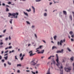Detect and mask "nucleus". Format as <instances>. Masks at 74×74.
<instances>
[{
	"mask_svg": "<svg viewBox=\"0 0 74 74\" xmlns=\"http://www.w3.org/2000/svg\"><path fill=\"white\" fill-rule=\"evenodd\" d=\"M12 15L13 16H14V18H17L18 15V13H13L12 14Z\"/></svg>",
	"mask_w": 74,
	"mask_h": 74,
	"instance_id": "1",
	"label": "nucleus"
},
{
	"mask_svg": "<svg viewBox=\"0 0 74 74\" xmlns=\"http://www.w3.org/2000/svg\"><path fill=\"white\" fill-rule=\"evenodd\" d=\"M31 64L33 66H35L37 64V62H36L35 60H34L31 62Z\"/></svg>",
	"mask_w": 74,
	"mask_h": 74,
	"instance_id": "2",
	"label": "nucleus"
},
{
	"mask_svg": "<svg viewBox=\"0 0 74 74\" xmlns=\"http://www.w3.org/2000/svg\"><path fill=\"white\" fill-rule=\"evenodd\" d=\"M64 69L65 71H66V72H70V70H71V69L70 68H66V67H65Z\"/></svg>",
	"mask_w": 74,
	"mask_h": 74,
	"instance_id": "3",
	"label": "nucleus"
},
{
	"mask_svg": "<svg viewBox=\"0 0 74 74\" xmlns=\"http://www.w3.org/2000/svg\"><path fill=\"white\" fill-rule=\"evenodd\" d=\"M29 53L30 56H34V55H35L36 54V53L33 54V51H29Z\"/></svg>",
	"mask_w": 74,
	"mask_h": 74,
	"instance_id": "4",
	"label": "nucleus"
},
{
	"mask_svg": "<svg viewBox=\"0 0 74 74\" xmlns=\"http://www.w3.org/2000/svg\"><path fill=\"white\" fill-rule=\"evenodd\" d=\"M63 49H62L61 51H57L56 52V53H63Z\"/></svg>",
	"mask_w": 74,
	"mask_h": 74,
	"instance_id": "5",
	"label": "nucleus"
},
{
	"mask_svg": "<svg viewBox=\"0 0 74 74\" xmlns=\"http://www.w3.org/2000/svg\"><path fill=\"white\" fill-rule=\"evenodd\" d=\"M56 56L57 59L56 60V61L57 62V63H58V62H59V57L58 56V54H56Z\"/></svg>",
	"mask_w": 74,
	"mask_h": 74,
	"instance_id": "6",
	"label": "nucleus"
},
{
	"mask_svg": "<svg viewBox=\"0 0 74 74\" xmlns=\"http://www.w3.org/2000/svg\"><path fill=\"white\" fill-rule=\"evenodd\" d=\"M63 40H61L60 42V45H61V46H62V43H63Z\"/></svg>",
	"mask_w": 74,
	"mask_h": 74,
	"instance_id": "7",
	"label": "nucleus"
},
{
	"mask_svg": "<svg viewBox=\"0 0 74 74\" xmlns=\"http://www.w3.org/2000/svg\"><path fill=\"white\" fill-rule=\"evenodd\" d=\"M44 50H42V51H39L38 52V53H44Z\"/></svg>",
	"mask_w": 74,
	"mask_h": 74,
	"instance_id": "8",
	"label": "nucleus"
},
{
	"mask_svg": "<svg viewBox=\"0 0 74 74\" xmlns=\"http://www.w3.org/2000/svg\"><path fill=\"white\" fill-rule=\"evenodd\" d=\"M32 8L33 10V12L34 14H35V8L33 6H32Z\"/></svg>",
	"mask_w": 74,
	"mask_h": 74,
	"instance_id": "9",
	"label": "nucleus"
},
{
	"mask_svg": "<svg viewBox=\"0 0 74 74\" xmlns=\"http://www.w3.org/2000/svg\"><path fill=\"white\" fill-rule=\"evenodd\" d=\"M40 64H37L36 65V66L35 67V69H37V67H39V66H40Z\"/></svg>",
	"mask_w": 74,
	"mask_h": 74,
	"instance_id": "10",
	"label": "nucleus"
},
{
	"mask_svg": "<svg viewBox=\"0 0 74 74\" xmlns=\"http://www.w3.org/2000/svg\"><path fill=\"white\" fill-rule=\"evenodd\" d=\"M23 13L24 14H25V15L26 16H27V17H28L29 16L28 14H27V13L25 12H23Z\"/></svg>",
	"mask_w": 74,
	"mask_h": 74,
	"instance_id": "11",
	"label": "nucleus"
},
{
	"mask_svg": "<svg viewBox=\"0 0 74 74\" xmlns=\"http://www.w3.org/2000/svg\"><path fill=\"white\" fill-rule=\"evenodd\" d=\"M63 13L64 15H67V12H66V11L64 10L63 11Z\"/></svg>",
	"mask_w": 74,
	"mask_h": 74,
	"instance_id": "12",
	"label": "nucleus"
},
{
	"mask_svg": "<svg viewBox=\"0 0 74 74\" xmlns=\"http://www.w3.org/2000/svg\"><path fill=\"white\" fill-rule=\"evenodd\" d=\"M10 11V10H9V9H8V8L7 7H6V12H8Z\"/></svg>",
	"mask_w": 74,
	"mask_h": 74,
	"instance_id": "13",
	"label": "nucleus"
},
{
	"mask_svg": "<svg viewBox=\"0 0 74 74\" xmlns=\"http://www.w3.org/2000/svg\"><path fill=\"white\" fill-rule=\"evenodd\" d=\"M12 19H10V23L11 24H12Z\"/></svg>",
	"mask_w": 74,
	"mask_h": 74,
	"instance_id": "14",
	"label": "nucleus"
},
{
	"mask_svg": "<svg viewBox=\"0 0 74 74\" xmlns=\"http://www.w3.org/2000/svg\"><path fill=\"white\" fill-rule=\"evenodd\" d=\"M69 34H70V35H73V31H70L69 32Z\"/></svg>",
	"mask_w": 74,
	"mask_h": 74,
	"instance_id": "15",
	"label": "nucleus"
},
{
	"mask_svg": "<svg viewBox=\"0 0 74 74\" xmlns=\"http://www.w3.org/2000/svg\"><path fill=\"white\" fill-rule=\"evenodd\" d=\"M73 58H74V57H72L70 58V60H71V61H72V62H73V61L74 60H73Z\"/></svg>",
	"mask_w": 74,
	"mask_h": 74,
	"instance_id": "16",
	"label": "nucleus"
},
{
	"mask_svg": "<svg viewBox=\"0 0 74 74\" xmlns=\"http://www.w3.org/2000/svg\"><path fill=\"white\" fill-rule=\"evenodd\" d=\"M26 11H27V12H30V11H31V9H30V8H29V10L26 9Z\"/></svg>",
	"mask_w": 74,
	"mask_h": 74,
	"instance_id": "17",
	"label": "nucleus"
},
{
	"mask_svg": "<svg viewBox=\"0 0 74 74\" xmlns=\"http://www.w3.org/2000/svg\"><path fill=\"white\" fill-rule=\"evenodd\" d=\"M44 16H47V14L46 13H45L44 14Z\"/></svg>",
	"mask_w": 74,
	"mask_h": 74,
	"instance_id": "18",
	"label": "nucleus"
},
{
	"mask_svg": "<svg viewBox=\"0 0 74 74\" xmlns=\"http://www.w3.org/2000/svg\"><path fill=\"white\" fill-rule=\"evenodd\" d=\"M56 37H57V36H54L53 37L54 40H56Z\"/></svg>",
	"mask_w": 74,
	"mask_h": 74,
	"instance_id": "19",
	"label": "nucleus"
},
{
	"mask_svg": "<svg viewBox=\"0 0 74 74\" xmlns=\"http://www.w3.org/2000/svg\"><path fill=\"white\" fill-rule=\"evenodd\" d=\"M8 64L10 66V65H11V63L9 61L8 62Z\"/></svg>",
	"mask_w": 74,
	"mask_h": 74,
	"instance_id": "20",
	"label": "nucleus"
},
{
	"mask_svg": "<svg viewBox=\"0 0 74 74\" xmlns=\"http://www.w3.org/2000/svg\"><path fill=\"white\" fill-rule=\"evenodd\" d=\"M41 1V0H36L35 1L36 2H40V1Z\"/></svg>",
	"mask_w": 74,
	"mask_h": 74,
	"instance_id": "21",
	"label": "nucleus"
},
{
	"mask_svg": "<svg viewBox=\"0 0 74 74\" xmlns=\"http://www.w3.org/2000/svg\"><path fill=\"white\" fill-rule=\"evenodd\" d=\"M4 59H5V60H7V58H8V56H6V57H4Z\"/></svg>",
	"mask_w": 74,
	"mask_h": 74,
	"instance_id": "22",
	"label": "nucleus"
},
{
	"mask_svg": "<svg viewBox=\"0 0 74 74\" xmlns=\"http://www.w3.org/2000/svg\"><path fill=\"white\" fill-rule=\"evenodd\" d=\"M69 18L71 19V21H72V16L71 15L69 16Z\"/></svg>",
	"mask_w": 74,
	"mask_h": 74,
	"instance_id": "23",
	"label": "nucleus"
},
{
	"mask_svg": "<svg viewBox=\"0 0 74 74\" xmlns=\"http://www.w3.org/2000/svg\"><path fill=\"white\" fill-rule=\"evenodd\" d=\"M67 49L69 52H71V50L69 47L67 48Z\"/></svg>",
	"mask_w": 74,
	"mask_h": 74,
	"instance_id": "24",
	"label": "nucleus"
},
{
	"mask_svg": "<svg viewBox=\"0 0 74 74\" xmlns=\"http://www.w3.org/2000/svg\"><path fill=\"white\" fill-rule=\"evenodd\" d=\"M51 57H54V56H51L49 57L48 58V59H51Z\"/></svg>",
	"mask_w": 74,
	"mask_h": 74,
	"instance_id": "25",
	"label": "nucleus"
},
{
	"mask_svg": "<svg viewBox=\"0 0 74 74\" xmlns=\"http://www.w3.org/2000/svg\"><path fill=\"white\" fill-rule=\"evenodd\" d=\"M17 67H19V66H20V67L21 66V64H17Z\"/></svg>",
	"mask_w": 74,
	"mask_h": 74,
	"instance_id": "26",
	"label": "nucleus"
},
{
	"mask_svg": "<svg viewBox=\"0 0 74 74\" xmlns=\"http://www.w3.org/2000/svg\"><path fill=\"white\" fill-rule=\"evenodd\" d=\"M26 22L27 24H28V25H30V23L29 21H26Z\"/></svg>",
	"mask_w": 74,
	"mask_h": 74,
	"instance_id": "27",
	"label": "nucleus"
},
{
	"mask_svg": "<svg viewBox=\"0 0 74 74\" xmlns=\"http://www.w3.org/2000/svg\"><path fill=\"white\" fill-rule=\"evenodd\" d=\"M55 46H53L52 47V50H53V49H55Z\"/></svg>",
	"mask_w": 74,
	"mask_h": 74,
	"instance_id": "28",
	"label": "nucleus"
},
{
	"mask_svg": "<svg viewBox=\"0 0 74 74\" xmlns=\"http://www.w3.org/2000/svg\"><path fill=\"white\" fill-rule=\"evenodd\" d=\"M63 74V71H62L60 72V74Z\"/></svg>",
	"mask_w": 74,
	"mask_h": 74,
	"instance_id": "29",
	"label": "nucleus"
},
{
	"mask_svg": "<svg viewBox=\"0 0 74 74\" xmlns=\"http://www.w3.org/2000/svg\"><path fill=\"white\" fill-rule=\"evenodd\" d=\"M53 64H54V65H55V60H53Z\"/></svg>",
	"mask_w": 74,
	"mask_h": 74,
	"instance_id": "30",
	"label": "nucleus"
},
{
	"mask_svg": "<svg viewBox=\"0 0 74 74\" xmlns=\"http://www.w3.org/2000/svg\"><path fill=\"white\" fill-rule=\"evenodd\" d=\"M31 27H32V29H33V28H34V27H35V26H34V25H32Z\"/></svg>",
	"mask_w": 74,
	"mask_h": 74,
	"instance_id": "31",
	"label": "nucleus"
},
{
	"mask_svg": "<svg viewBox=\"0 0 74 74\" xmlns=\"http://www.w3.org/2000/svg\"><path fill=\"white\" fill-rule=\"evenodd\" d=\"M14 50H12V51H10V52H9V53H12V52H14Z\"/></svg>",
	"mask_w": 74,
	"mask_h": 74,
	"instance_id": "32",
	"label": "nucleus"
},
{
	"mask_svg": "<svg viewBox=\"0 0 74 74\" xmlns=\"http://www.w3.org/2000/svg\"><path fill=\"white\" fill-rule=\"evenodd\" d=\"M3 42H0V45H3Z\"/></svg>",
	"mask_w": 74,
	"mask_h": 74,
	"instance_id": "33",
	"label": "nucleus"
},
{
	"mask_svg": "<svg viewBox=\"0 0 74 74\" xmlns=\"http://www.w3.org/2000/svg\"><path fill=\"white\" fill-rule=\"evenodd\" d=\"M16 56H15V59H16L17 60H18V58H17V57H16Z\"/></svg>",
	"mask_w": 74,
	"mask_h": 74,
	"instance_id": "34",
	"label": "nucleus"
},
{
	"mask_svg": "<svg viewBox=\"0 0 74 74\" xmlns=\"http://www.w3.org/2000/svg\"><path fill=\"white\" fill-rule=\"evenodd\" d=\"M8 4H11V2H8Z\"/></svg>",
	"mask_w": 74,
	"mask_h": 74,
	"instance_id": "35",
	"label": "nucleus"
},
{
	"mask_svg": "<svg viewBox=\"0 0 74 74\" xmlns=\"http://www.w3.org/2000/svg\"><path fill=\"white\" fill-rule=\"evenodd\" d=\"M6 32V29L4 30L3 31V33H5V32Z\"/></svg>",
	"mask_w": 74,
	"mask_h": 74,
	"instance_id": "36",
	"label": "nucleus"
},
{
	"mask_svg": "<svg viewBox=\"0 0 74 74\" xmlns=\"http://www.w3.org/2000/svg\"><path fill=\"white\" fill-rule=\"evenodd\" d=\"M8 14L10 15V16H12V14L11 13H9Z\"/></svg>",
	"mask_w": 74,
	"mask_h": 74,
	"instance_id": "37",
	"label": "nucleus"
},
{
	"mask_svg": "<svg viewBox=\"0 0 74 74\" xmlns=\"http://www.w3.org/2000/svg\"><path fill=\"white\" fill-rule=\"evenodd\" d=\"M8 38H5V41H7V40H8Z\"/></svg>",
	"mask_w": 74,
	"mask_h": 74,
	"instance_id": "38",
	"label": "nucleus"
},
{
	"mask_svg": "<svg viewBox=\"0 0 74 74\" xmlns=\"http://www.w3.org/2000/svg\"><path fill=\"white\" fill-rule=\"evenodd\" d=\"M9 40H11V36H9Z\"/></svg>",
	"mask_w": 74,
	"mask_h": 74,
	"instance_id": "39",
	"label": "nucleus"
},
{
	"mask_svg": "<svg viewBox=\"0 0 74 74\" xmlns=\"http://www.w3.org/2000/svg\"><path fill=\"white\" fill-rule=\"evenodd\" d=\"M58 64H56L57 66H59V61H58V63L57 62Z\"/></svg>",
	"mask_w": 74,
	"mask_h": 74,
	"instance_id": "40",
	"label": "nucleus"
},
{
	"mask_svg": "<svg viewBox=\"0 0 74 74\" xmlns=\"http://www.w3.org/2000/svg\"><path fill=\"white\" fill-rule=\"evenodd\" d=\"M42 46H40L39 47V49H41V48H42Z\"/></svg>",
	"mask_w": 74,
	"mask_h": 74,
	"instance_id": "41",
	"label": "nucleus"
},
{
	"mask_svg": "<svg viewBox=\"0 0 74 74\" xmlns=\"http://www.w3.org/2000/svg\"><path fill=\"white\" fill-rule=\"evenodd\" d=\"M74 34L71 35V37H72V38H74Z\"/></svg>",
	"mask_w": 74,
	"mask_h": 74,
	"instance_id": "42",
	"label": "nucleus"
},
{
	"mask_svg": "<svg viewBox=\"0 0 74 74\" xmlns=\"http://www.w3.org/2000/svg\"><path fill=\"white\" fill-rule=\"evenodd\" d=\"M2 5H3V6H5V4L4 3H3Z\"/></svg>",
	"mask_w": 74,
	"mask_h": 74,
	"instance_id": "43",
	"label": "nucleus"
},
{
	"mask_svg": "<svg viewBox=\"0 0 74 74\" xmlns=\"http://www.w3.org/2000/svg\"><path fill=\"white\" fill-rule=\"evenodd\" d=\"M8 48L9 49H11V48H12V46H10Z\"/></svg>",
	"mask_w": 74,
	"mask_h": 74,
	"instance_id": "44",
	"label": "nucleus"
},
{
	"mask_svg": "<svg viewBox=\"0 0 74 74\" xmlns=\"http://www.w3.org/2000/svg\"><path fill=\"white\" fill-rule=\"evenodd\" d=\"M6 7H10V6H9V5H6Z\"/></svg>",
	"mask_w": 74,
	"mask_h": 74,
	"instance_id": "45",
	"label": "nucleus"
},
{
	"mask_svg": "<svg viewBox=\"0 0 74 74\" xmlns=\"http://www.w3.org/2000/svg\"><path fill=\"white\" fill-rule=\"evenodd\" d=\"M1 62H2L3 63H4V60H1Z\"/></svg>",
	"mask_w": 74,
	"mask_h": 74,
	"instance_id": "46",
	"label": "nucleus"
},
{
	"mask_svg": "<svg viewBox=\"0 0 74 74\" xmlns=\"http://www.w3.org/2000/svg\"><path fill=\"white\" fill-rule=\"evenodd\" d=\"M71 41H74V40L73 38H71Z\"/></svg>",
	"mask_w": 74,
	"mask_h": 74,
	"instance_id": "47",
	"label": "nucleus"
},
{
	"mask_svg": "<svg viewBox=\"0 0 74 74\" xmlns=\"http://www.w3.org/2000/svg\"><path fill=\"white\" fill-rule=\"evenodd\" d=\"M22 54L21 53V54H20V57H22Z\"/></svg>",
	"mask_w": 74,
	"mask_h": 74,
	"instance_id": "48",
	"label": "nucleus"
},
{
	"mask_svg": "<svg viewBox=\"0 0 74 74\" xmlns=\"http://www.w3.org/2000/svg\"><path fill=\"white\" fill-rule=\"evenodd\" d=\"M23 57H22L21 59V60H23Z\"/></svg>",
	"mask_w": 74,
	"mask_h": 74,
	"instance_id": "49",
	"label": "nucleus"
},
{
	"mask_svg": "<svg viewBox=\"0 0 74 74\" xmlns=\"http://www.w3.org/2000/svg\"><path fill=\"white\" fill-rule=\"evenodd\" d=\"M34 35H35V36L36 38H37V35L36 34H35Z\"/></svg>",
	"mask_w": 74,
	"mask_h": 74,
	"instance_id": "50",
	"label": "nucleus"
},
{
	"mask_svg": "<svg viewBox=\"0 0 74 74\" xmlns=\"http://www.w3.org/2000/svg\"><path fill=\"white\" fill-rule=\"evenodd\" d=\"M17 73H20V70H18L17 71Z\"/></svg>",
	"mask_w": 74,
	"mask_h": 74,
	"instance_id": "51",
	"label": "nucleus"
},
{
	"mask_svg": "<svg viewBox=\"0 0 74 74\" xmlns=\"http://www.w3.org/2000/svg\"><path fill=\"white\" fill-rule=\"evenodd\" d=\"M42 41L43 42H44V43H46V42H45V40H42Z\"/></svg>",
	"mask_w": 74,
	"mask_h": 74,
	"instance_id": "52",
	"label": "nucleus"
},
{
	"mask_svg": "<svg viewBox=\"0 0 74 74\" xmlns=\"http://www.w3.org/2000/svg\"><path fill=\"white\" fill-rule=\"evenodd\" d=\"M8 52V51L7 50L6 51H5V53H7V52Z\"/></svg>",
	"mask_w": 74,
	"mask_h": 74,
	"instance_id": "53",
	"label": "nucleus"
},
{
	"mask_svg": "<svg viewBox=\"0 0 74 74\" xmlns=\"http://www.w3.org/2000/svg\"><path fill=\"white\" fill-rule=\"evenodd\" d=\"M1 59H2V57L1 56H0V60H1Z\"/></svg>",
	"mask_w": 74,
	"mask_h": 74,
	"instance_id": "54",
	"label": "nucleus"
},
{
	"mask_svg": "<svg viewBox=\"0 0 74 74\" xmlns=\"http://www.w3.org/2000/svg\"><path fill=\"white\" fill-rule=\"evenodd\" d=\"M73 70H74V62L73 63Z\"/></svg>",
	"mask_w": 74,
	"mask_h": 74,
	"instance_id": "55",
	"label": "nucleus"
},
{
	"mask_svg": "<svg viewBox=\"0 0 74 74\" xmlns=\"http://www.w3.org/2000/svg\"><path fill=\"white\" fill-rule=\"evenodd\" d=\"M49 3L50 5H51V4H52V2H50Z\"/></svg>",
	"mask_w": 74,
	"mask_h": 74,
	"instance_id": "56",
	"label": "nucleus"
},
{
	"mask_svg": "<svg viewBox=\"0 0 74 74\" xmlns=\"http://www.w3.org/2000/svg\"><path fill=\"white\" fill-rule=\"evenodd\" d=\"M8 49V47H7L5 49V50H7V49Z\"/></svg>",
	"mask_w": 74,
	"mask_h": 74,
	"instance_id": "57",
	"label": "nucleus"
},
{
	"mask_svg": "<svg viewBox=\"0 0 74 74\" xmlns=\"http://www.w3.org/2000/svg\"><path fill=\"white\" fill-rule=\"evenodd\" d=\"M59 44H60V42H58V46L59 45Z\"/></svg>",
	"mask_w": 74,
	"mask_h": 74,
	"instance_id": "58",
	"label": "nucleus"
},
{
	"mask_svg": "<svg viewBox=\"0 0 74 74\" xmlns=\"http://www.w3.org/2000/svg\"><path fill=\"white\" fill-rule=\"evenodd\" d=\"M3 46H2V45H1L0 46V48H3Z\"/></svg>",
	"mask_w": 74,
	"mask_h": 74,
	"instance_id": "59",
	"label": "nucleus"
},
{
	"mask_svg": "<svg viewBox=\"0 0 74 74\" xmlns=\"http://www.w3.org/2000/svg\"><path fill=\"white\" fill-rule=\"evenodd\" d=\"M4 67H6V64H4Z\"/></svg>",
	"mask_w": 74,
	"mask_h": 74,
	"instance_id": "60",
	"label": "nucleus"
},
{
	"mask_svg": "<svg viewBox=\"0 0 74 74\" xmlns=\"http://www.w3.org/2000/svg\"><path fill=\"white\" fill-rule=\"evenodd\" d=\"M62 63H64V59H63V60H62Z\"/></svg>",
	"mask_w": 74,
	"mask_h": 74,
	"instance_id": "61",
	"label": "nucleus"
},
{
	"mask_svg": "<svg viewBox=\"0 0 74 74\" xmlns=\"http://www.w3.org/2000/svg\"><path fill=\"white\" fill-rule=\"evenodd\" d=\"M36 74H38V71H36Z\"/></svg>",
	"mask_w": 74,
	"mask_h": 74,
	"instance_id": "62",
	"label": "nucleus"
},
{
	"mask_svg": "<svg viewBox=\"0 0 74 74\" xmlns=\"http://www.w3.org/2000/svg\"><path fill=\"white\" fill-rule=\"evenodd\" d=\"M60 69H63V66H60Z\"/></svg>",
	"mask_w": 74,
	"mask_h": 74,
	"instance_id": "63",
	"label": "nucleus"
},
{
	"mask_svg": "<svg viewBox=\"0 0 74 74\" xmlns=\"http://www.w3.org/2000/svg\"><path fill=\"white\" fill-rule=\"evenodd\" d=\"M72 14H73V16H74V12H72Z\"/></svg>",
	"mask_w": 74,
	"mask_h": 74,
	"instance_id": "64",
	"label": "nucleus"
}]
</instances>
